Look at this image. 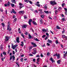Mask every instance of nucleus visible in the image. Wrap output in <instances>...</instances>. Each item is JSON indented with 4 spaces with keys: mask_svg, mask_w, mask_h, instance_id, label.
<instances>
[{
    "mask_svg": "<svg viewBox=\"0 0 67 67\" xmlns=\"http://www.w3.org/2000/svg\"><path fill=\"white\" fill-rule=\"evenodd\" d=\"M50 4H52V5H55L57 4V3L55 2V1H51L50 2Z\"/></svg>",
    "mask_w": 67,
    "mask_h": 67,
    "instance_id": "f257e3e1",
    "label": "nucleus"
},
{
    "mask_svg": "<svg viewBox=\"0 0 67 67\" xmlns=\"http://www.w3.org/2000/svg\"><path fill=\"white\" fill-rule=\"evenodd\" d=\"M53 56L54 57H55V56L57 57V59H59L60 58V54H57V53H56L55 54H54Z\"/></svg>",
    "mask_w": 67,
    "mask_h": 67,
    "instance_id": "f03ea898",
    "label": "nucleus"
},
{
    "mask_svg": "<svg viewBox=\"0 0 67 67\" xmlns=\"http://www.w3.org/2000/svg\"><path fill=\"white\" fill-rule=\"evenodd\" d=\"M10 60H11L12 59V60L13 62L14 61V60H15V57H14V55H11L10 57Z\"/></svg>",
    "mask_w": 67,
    "mask_h": 67,
    "instance_id": "7ed1b4c3",
    "label": "nucleus"
},
{
    "mask_svg": "<svg viewBox=\"0 0 67 67\" xmlns=\"http://www.w3.org/2000/svg\"><path fill=\"white\" fill-rule=\"evenodd\" d=\"M18 44H15L13 46V44H12V48L13 49H14L15 48V47H16L18 46Z\"/></svg>",
    "mask_w": 67,
    "mask_h": 67,
    "instance_id": "20e7f679",
    "label": "nucleus"
},
{
    "mask_svg": "<svg viewBox=\"0 0 67 67\" xmlns=\"http://www.w3.org/2000/svg\"><path fill=\"white\" fill-rule=\"evenodd\" d=\"M19 5H20L19 6V7L20 8V9H21V8H23V7H24V5L22 4V3H19Z\"/></svg>",
    "mask_w": 67,
    "mask_h": 67,
    "instance_id": "39448f33",
    "label": "nucleus"
},
{
    "mask_svg": "<svg viewBox=\"0 0 67 67\" xmlns=\"http://www.w3.org/2000/svg\"><path fill=\"white\" fill-rule=\"evenodd\" d=\"M9 37L6 36L5 37V41L6 42H8L9 41Z\"/></svg>",
    "mask_w": 67,
    "mask_h": 67,
    "instance_id": "423d86ee",
    "label": "nucleus"
},
{
    "mask_svg": "<svg viewBox=\"0 0 67 67\" xmlns=\"http://www.w3.org/2000/svg\"><path fill=\"white\" fill-rule=\"evenodd\" d=\"M31 44L32 45L34 46V47H36V46H37L36 44L34 42H31Z\"/></svg>",
    "mask_w": 67,
    "mask_h": 67,
    "instance_id": "0eeeda50",
    "label": "nucleus"
},
{
    "mask_svg": "<svg viewBox=\"0 0 67 67\" xmlns=\"http://www.w3.org/2000/svg\"><path fill=\"white\" fill-rule=\"evenodd\" d=\"M32 48H33V46H29V51H31V49H32Z\"/></svg>",
    "mask_w": 67,
    "mask_h": 67,
    "instance_id": "6e6552de",
    "label": "nucleus"
},
{
    "mask_svg": "<svg viewBox=\"0 0 67 67\" xmlns=\"http://www.w3.org/2000/svg\"><path fill=\"white\" fill-rule=\"evenodd\" d=\"M16 42L17 43H19L20 42V41H19V38L17 37L16 39Z\"/></svg>",
    "mask_w": 67,
    "mask_h": 67,
    "instance_id": "1a4fd4ad",
    "label": "nucleus"
},
{
    "mask_svg": "<svg viewBox=\"0 0 67 67\" xmlns=\"http://www.w3.org/2000/svg\"><path fill=\"white\" fill-rule=\"evenodd\" d=\"M32 23H33L34 25H37V24L36 23V22L34 21H32Z\"/></svg>",
    "mask_w": 67,
    "mask_h": 67,
    "instance_id": "9d476101",
    "label": "nucleus"
},
{
    "mask_svg": "<svg viewBox=\"0 0 67 67\" xmlns=\"http://www.w3.org/2000/svg\"><path fill=\"white\" fill-rule=\"evenodd\" d=\"M19 13L24 14V11H20L19 12Z\"/></svg>",
    "mask_w": 67,
    "mask_h": 67,
    "instance_id": "9b49d317",
    "label": "nucleus"
},
{
    "mask_svg": "<svg viewBox=\"0 0 67 67\" xmlns=\"http://www.w3.org/2000/svg\"><path fill=\"white\" fill-rule=\"evenodd\" d=\"M48 43H52L53 42V41H52L49 39H48Z\"/></svg>",
    "mask_w": 67,
    "mask_h": 67,
    "instance_id": "f8f14e48",
    "label": "nucleus"
},
{
    "mask_svg": "<svg viewBox=\"0 0 67 67\" xmlns=\"http://www.w3.org/2000/svg\"><path fill=\"white\" fill-rule=\"evenodd\" d=\"M50 59L52 61V63H53L54 62V59H53L52 57H51L50 58Z\"/></svg>",
    "mask_w": 67,
    "mask_h": 67,
    "instance_id": "ddd939ff",
    "label": "nucleus"
},
{
    "mask_svg": "<svg viewBox=\"0 0 67 67\" xmlns=\"http://www.w3.org/2000/svg\"><path fill=\"white\" fill-rule=\"evenodd\" d=\"M40 24L43 23V19H40Z\"/></svg>",
    "mask_w": 67,
    "mask_h": 67,
    "instance_id": "4468645a",
    "label": "nucleus"
},
{
    "mask_svg": "<svg viewBox=\"0 0 67 67\" xmlns=\"http://www.w3.org/2000/svg\"><path fill=\"white\" fill-rule=\"evenodd\" d=\"M11 2L12 3H16L15 2V0H11Z\"/></svg>",
    "mask_w": 67,
    "mask_h": 67,
    "instance_id": "2eb2a0df",
    "label": "nucleus"
},
{
    "mask_svg": "<svg viewBox=\"0 0 67 67\" xmlns=\"http://www.w3.org/2000/svg\"><path fill=\"white\" fill-rule=\"evenodd\" d=\"M27 26V25H24L23 26V27L25 29H26Z\"/></svg>",
    "mask_w": 67,
    "mask_h": 67,
    "instance_id": "dca6fc26",
    "label": "nucleus"
},
{
    "mask_svg": "<svg viewBox=\"0 0 67 67\" xmlns=\"http://www.w3.org/2000/svg\"><path fill=\"white\" fill-rule=\"evenodd\" d=\"M29 39H31V38H32V37L31 36L30 34L29 35Z\"/></svg>",
    "mask_w": 67,
    "mask_h": 67,
    "instance_id": "f3484780",
    "label": "nucleus"
},
{
    "mask_svg": "<svg viewBox=\"0 0 67 67\" xmlns=\"http://www.w3.org/2000/svg\"><path fill=\"white\" fill-rule=\"evenodd\" d=\"M12 12H13L14 14H16V12L15 11H14V9L12 10Z\"/></svg>",
    "mask_w": 67,
    "mask_h": 67,
    "instance_id": "a211bd4d",
    "label": "nucleus"
},
{
    "mask_svg": "<svg viewBox=\"0 0 67 67\" xmlns=\"http://www.w3.org/2000/svg\"><path fill=\"white\" fill-rule=\"evenodd\" d=\"M33 50L34 52H35V53H37V52H36V48H34L33 49Z\"/></svg>",
    "mask_w": 67,
    "mask_h": 67,
    "instance_id": "6ab92c4d",
    "label": "nucleus"
},
{
    "mask_svg": "<svg viewBox=\"0 0 67 67\" xmlns=\"http://www.w3.org/2000/svg\"><path fill=\"white\" fill-rule=\"evenodd\" d=\"M0 47V49L1 50H2V49H3V46H2V44L1 45Z\"/></svg>",
    "mask_w": 67,
    "mask_h": 67,
    "instance_id": "aec40b11",
    "label": "nucleus"
},
{
    "mask_svg": "<svg viewBox=\"0 0 67 67\" xmlns=\"http://www.w3.org/2000/svg\"><path fill=\"white\" fill-rule=\"evenodd\" d=\"M43 8H45V10H47V7L46 6V5H45Z\"/></svg>",
    "mask_w": 67,
    "mask_h": 67,
    "instance_id": "412c9836",
    "label": "nucleus"
},
{
    "mask_svg": "<svg viewBox=\"0 0 67 67\" xmlns=\"http://www.w3.org/2000/svg\"><path fill=\"white\" fill-rule=\"evenodd\" d=\"M55 15H56V14H57V13H58V11L57 10H55Z\"/></svg>",
    "mask_w": 67,
    "mask_h": 67,
    "instance_id": "4be33fe9",
    "label": "nucleus"
},
{
    "mask_svg": "<svg viewBox=\"0 0 67 67\" xmlns=\"http://www.w3.org/2000/svg\"><path fill=\"white\" fill-rule=\"evenodd\" d=\"M57 62L58 63V64H60V60H58Z\"/></svg>",
    "mask_w": 67,
    "mask_h": 67,
    "instance_id": "5701e85b",
    "label": "nucleus"
},
{
    "mask_svg": "<svg viewBox=\"0 0 67 67\" xmlns=\"http://www.w3.org/2000/svg\"><path fill=\"white\" fill-rule=\"evenodd\" d=\"M56 28L57 29H58V30H59V29H60V27H59L57 25L56 26Z\"/></svg>",
    "mask_w": 67,
    "mask_h": 67,
    "instance_id": "b1692460",
    "label": "nucleus"
},
{
    "mask_svg": "<svg viewBox=\"0 0 67 67\" xmlns=\"http://www.w3.org/2000/svg\"><path fill=\"white\" fill-rule=\"evenodd\" d=\"M21 46H24V43H23V41H22L21 42Z\"/></svg>",
    "mask_w": 67,
    "mask_h": 67,
    "instance_id": "393cba45",
    "label": "nucleus"
},
{
    "mask_svg": "<svg viewBox=\"0 0 67 67\" xmlns=\"http://www.w3.org/2000/svg\"><path fill=\"white\" fill-rule=\"evenodd\" d=\"M42 31L43 32H47V30L43 29Z\"/></svg>",
    "mask_w": 67,
    "mask_h": 67,
    "instance_id": "a878e982",
    "label": "nucleus"
},
{
    "mask_svg": "<svg viewBox=\"0 0 67 67\" xmlns=\"http://www.w3.org/2000/svg\"><path fill=\"white\" fill-rule=\"evenodd\" d=\"M44 12L45 13H46V14H48V13H49L48 11H46L45 10H44Z\"/></svg>",
    "mask_w": 67,
    "mask_h": 67,
    "instance_id": "bb28decb",
    "label": "nucleus"
},
{
    "mask_svg": "<svg viewBox=\"0 0 67 67\" xmlns=\"http://www.w3.org/2000/svg\"><path fill=\"white\" fill-rule=\"evenodd\" d=\"M58 10L59 11V12L61 10H62V8L60 7H59L58 9Z\"/></svg>",
    "mask_w": 67,
    "mask_h": 67,
    "instance_id": "cd10ccee",
    "label": "nucleus"
},
{
    "mask_svg": "<svg viewBox=\"0 0 67 67\" xmlns=\"http://www.w3.org/2000/svg\"><path fill=\"white\" fill-rule=\"evenodd\" d=\"M10 2L8 1L7 3V6H10Z\"/></svg>",
    "mask_w": 67,
    "mask_h": 67,
    "instance_id": "c85d7f7f",
    "label": "nucleus"
},
{
    "mask_svg": "<svg viewBox=\"0 0 67 67\" xmlns=\"http://www.w3.org/2000/svg\"><path fill=\"white\" fill-rule=\"evenodd\" d=\"M34 39L35 40V41H37V42L39 41V40L37 38H36V39L35 38H34Z\"/></svg>",
    "mask_w": 67,
    "mask_h": 67,
    "instance_id": "c756f323",
    "label": "nucleus"
},
{
    "mask_svg": "<svg viewBox=\"0 0 67 67\" xmlns=\"http://www.w3.org/2000/svg\"><path fill=\"white\" fill-rule=\"evenodd\" d=\"M2 25L3 27H4V26H5V25L4 24V23H3L1 24Z\"/></svg>",
    "mask_w": 67,
    "mask_h": 67,
    "instance_id": "7c9ffc66",
    "label": "nucleus"
},
{
    "mask_svg": "<svg viewBox=\"0 0 67 67\" xmlns=\"http://www.w3.org/2000/svg\"><path fill=\"white\" fill-rule=\"evenodd\" d=\"M16 20H17V18H15L14 19V20L13 21V22H16Z\"/></svg>",
    "mask_w": 67,
    "mask_h": 67,
    "instance_id": "2f4dec72",
    "label": "nucleus"
},
{
    "mask_svg": "<svg viewBox=\"0 0 67 67\" xmlns=\"http://www.w3.org/2000/svg\"><path fill=\"white\" fill-rule=\"evenodd\" d=\"M41 17L42 19H43V18H44V15H41Z\"/></svg>",
    "mask_w": 67,
    "mask_h": 67,
    "instance_id": "473e14b6",
    "label": "nucleus"
},
{
    "mask_svg": "<svg viewBox=\"0 0 67 67\" xmlns=\"http://www.w3.org/2000/svg\"><path fill=\"white\" fill-rule=\"evenodd\" d=\"M25 2H26V3H28L29 1V0H24Z\"/></svg>",
    "mask_w": 67,
    "mask_h": 67,
    "instance_id": "72a5a7b5",
    "label": "nucleus"
},
{
    "mask_svg": "<svg viewBox=\"0 0 67 67\" xmlns=\"http://www.w3.org/2000/svg\"><path fill=\"white\" fill-rule=\"evenodd\" d=\"M3 54L4 55H7V53L5 52H3Z\"/></svg>",
    "mask_w": 67,
    "mask_h": 67,
    "instance_id": "f704fd0d",
    "label": "nucleus"
},
{
    "mask_svg": "<svg viewBox=\"0 0 67 67\" xmlns=\"http://www.w3.org/2000/svg\"><path fill=\"white\" fill-rule=\"evenodd\" d=\"M65 5V3H62V6L63 7H64V5Z\"/></svg>",
    "mask_w": 67,
    "mask_h": 67,
    "instance_id": "c9c22d12",
    "label": "nucleus"
},
{
    "mask_svg": "<svg viewBox=\"0 0 67 67\" xmlns=\"http://www.w3.org/2000/svg\"><path fill=\"white\" fill-rule=\"evenodd\" d=\"M66 37V36L64 35H62V37L63 38H65V37Z\"/></svg>",
    "mask_w": 67,
    "mask_h": 67,
    "instance_id": "e433bc0d",
    "label": "nucleus"
},
{
    "mask_svg": "<svg viewBox=\"0 0 67 67\" xmlns=\"http://www.w3.org/2000/svg\"><path fill=\"white\" fill-rule=\"evenodd\" d=\"M47 56H49V55H50V53L49 52H48L47 54Z\"/></svg>",
    "mask_w": 67,
    "mask_h": 67,
    "instance_id": "4c0bfd02",
    "label": "nucleus"
},
{
    "mask_svg": "<svg viewBox=\"0 0 67 67\" xmlns=\"http://www.w3.org/2000/svg\"><path fill=\"white\" fill-rule=\"evenodd\" d=\"M21 36L23 37V38H24V35H23V34H21Z\"/></svg>",
    "mask_w": 67,
    "mask_h": 67,
    "instance_id": "58836bf2",
    "label": "nucleus"
},
{
    "mask_svg": "<svg viewBox=\"0 0 67 67\" xmlns=\"http://www.w3.org/2000/svg\"><path fill=\"white\" fill-rule=\"evenodd\" d=\"M20 61L21 62H23V58H21L20 59Z\"/></svg>",
    "mask_w": 67,
    "mask_h": 67,
    "instance_id": "ea45409f",
    "label": "nucleus"
},
{
    "mask_svg": "<svg viewBox=\"0 0 67 67\" xmlns=\"http://www.w3.org/2000/svg\"><path fill=\"white\" fill-rule=\"evenodd\" d=\"M9 28H10V26L9 25H8L7 28V30H9Z\"/></svg>",
    "mask_w": 67,
    "mask_h": 67,
    "instance_id": "a19ab883",
    "label": "nucleus"
},
{
    "mask_svg": "<svg viewBox=\"0 0 67 67\" xmlns=\"http://www.w3.org/2000/svg\"><path fill=\"white\" fill-rule=\"evenodd\" d=\"M65 33V29H63V31H62V34H64V33Z\"/></svg>",
    "mask_w": 67,
    "mask_h": 67,
    "instance_id": "79ce46f5",
    "label": "nucleus"
},
{
    "mask_svg": "<svg viewBox=\"0 0 67 67\" xmlns=\"http://www.w3.org/2000/svg\"><path fill=\"white\" fill-rule=\"evenodd\" d=\"M28 22H32V19H29V21Z\"/></svg>",
    "mask_w": 67,
    "mask_h": 67,
    "instance_id": "37998d69",
    "label": "nucleus"
},
{
    "mask_svg": "<svg viewBox=\"0 0 67 67\" xmlns=\"http://www.w3.org/2000/svg\"><path fill=\"white\" fill-rule=\"evenodd\" d=\"M55 43L57 44H58V40H57L55 41Z\"/></svg>",
    "mask_w": 67,
    "mask_h": 67,
    "instance_id": "c03bdc74",
    "label": "nucleus"
},
{
    "mask_svg": "<svg viewBox=\"0 0 67 67\" xmlns=\"http://www.w3.org/2000/svg\"><path fill=\"white\" fill-rule=\"evenodd\" d=\"M66 55H67V54L65 53V54H64V55H63L64 57H65V56H66Z\"/></svg>",
    "mask_w": 67,
    "mask_h": 67,
    "instance_id": "a18cd8bd",
    "label": "nucleus"
},
{
    "mask_svg": "<svg viewBox=\"0 0 67 67\" xmlns=\"http://www.w3.org/2000/svg\"><path fill=\"white\" fill-rule=\"evenodd\" d=\"M40 59V58H38L37 59V62H39V60Z\"/></svg>",
    "mask_w": 67,
    "mask_h": 67,
    "instance_id": "49530a36",
    "label": "nucleus"
},
{
    "mask_svg": "<svg viewBox=\"0 0 67 67\" xmlns=\"http://www.w3.org/2000/svg\"><path fill=\"white\" fill-rule=\"evenodd\" d=\"M65 18H63L62 19V20L63 21H65Z\"/></svg>",
    "mask_w": 67,
    "mask_h": 67,
    "instance_id": "de8ad7c7",
    "label": "nucleus"
},
{
    "mask_svg": "<svg viewBox=\"0 0 67 67\" xmlns=\"http://www.w3.org/2000/svg\"><path fill=\"white\" fill-rule=\"evenodd\" d=\"M46 37V35H43V36H42V37L43 38H44V37Z\"/></svg>",
    "mask_w": 67,
    "mask_h": 67,
    "instance_id": "09e8293b",
    "label": "nucleus"
},
{
    "mask_svg": "<svg viewBox=\"0 0 67 67\" xmlns=\"http://www.w3.org/2000/svg\"><path fill=\"white\" fill-rule=\"evenodd\" d=\"M27 16L25 15L24 16V19H27Z\"/></svg>",
    "mask_w": 67,
    "mask_h": 67,
    "instance_id": "8fccbe9b",
    "label": "nucleus"
},
{
    "mask_svg": "<svg viewBox=\"0 0 67 67\" xmlns=\"http://www.w3.org/2000/svg\"><path fill=\"white\" fill-rule=\"evenodd\" d=\"M29 2H30V4H32V3H32V2L31 1H29Z\"/></svg>",
    "mask_w": 67,
    "mask_h": 67,
    "instance_id": "3c124183",
    "label": "nucleus"
},
{
    "mask_svg": "<svg viewBox=\"0 0 67 67\" xmlns=\"http://www.w3.org/2000/svg\"><path fill=\"white\" fill-rule=\"evenodd\" d=\"M35 60H36L34 58L33 59L32 61H33L34 62H35Z\"/></svg>",
    "mask_w": 67,
    "mask_h": 67,
    "instance_id": "603ef678",
    "label": "nucleus"
},
{
    "mask_svg": "<svg viewBox=\"0 0 67 67\" xmlns=\"http://www.w3.org/2000/svg\"><path fill=\"white\" fill-rule=\"evenodd\" d=\"M28 23L29 25H31V22L28 21Z\"/></svg>",
    "mask_w": 67,
    "mask_h": 67,
    "instance_id": "864d4df0",
    "label": "nucleus"
},
{
    "mask_svg": "<svg viewBox=\"0 0 67 67\" xmlns=\"http://www.w3.org/2000/svg\"><path fill=\"white\" fill-rule=\"evenodd\" d=\"M37 6V7H40V4H38Z\"/></svg>",
    "mask_w": 67,
    "mask_h": 67,
    "instance_id": "5fc2aeb1",
    "label": "nucleus"
},
{
    "mask_svg": "<svg viewBox=\"0 0 67 67\" xmlns=\"http://www.w3.org/2000/svg\"><path fill=\"white\" fill-rule=\"evenodd\" d=\"M11 5L12 7H14V4H11Z\"/></svg>",
    "mask_w": 67,
    "mask_h": 67,
    "instance_id": "6e6d98bb",
    "label": "nucleus"
},
{
    "mask_svg": "<svg viewBox=\"0 0 67 67\" xmlns=\"http://www.w3.org/2000/svg\"><path fill=\"white\" fill-rule=\"evenodd\" d=\"M48 37L47 36H46V38L44 39L45 40H46L48 39Z\"/></svg>",
    "mask_w": 67,
    "mask_h": 67,
    "instance_id": "4d7b16f0",
    "label": "nucleus"
},
{
    "mask_svg": "<svg viewBox=\"0 0 67 67\" xmlns=\"http://www.w3.org/2000/svg\"><path fill=\"white\" fill-rule=\"evenodd\" d=\"M64 9L65 11V12H67V8H64Z\"/></svg>",
    "mask_w": 67,
    "mask_h": 67,
    "instance_id": "13d9d810",
    "label": "nucleus"
},
{
    "mask_svg": "<svg viewBox=\"0 0 67 67\" xmlns=\"http://www.w3.org/2000/svg\"><path fill=\"white\" fill-rule=\"evenodd\" d=\"M50 31L51 32V33L53 35L54 34V33L53 32V31H52L50 30Z\"/></svg>",
    "mask_w": 67,
    "mask_h": 67,
    "instance_id": "bf43d9fd",
    "label": "nucleus"
},
{
    "mask_svg": "<svg viewBox=\"0 0 67 67\" xmlns=\"http://www.w3.org/2000/svg\"><path fill=\"white\" fill-rule=\"evenodd\" d=\"M40 56L41 57H43V56H44L42 54V53H41Z\"/></svg>",
    "mask_w": 67,
    "mask_h": 67,
    "instance_id": "052dcab7",
    "label": "nucleus"
},
{
    "mask_svg": "<svg viewBox=\"0 0 67 67\" xmlns=\"http://www.w3.org/2000/svg\"><path fill=\"white\" fill-rule=\"evenodd\" d=\"M61 47H62V48H63V47H64V46H63V44H61Z\"/></svg>",
    "mask_w": 67,
    "mask_h": 67,
    "instance_id": "680f3d73",
    "label": "nucleus"
},
{
    "mask_svg": "<svg viewBox=\"0 0 67 67\" xmlns=\"http://www.w3.org/2000/svg\"><path fill=\"white\" fill-rule=\"evenodd\" d=\"M8 31H9V32H10L11 31H12V29L11 28L10 29H8Z\"/></svg>",
    "mask_w": 67,
    "mask_h": 67,
    "instance_id": "e2e57ef3",
    "label": "nucleus"
},
{
    "mask_svg": "<svg viewBox=\"0 0 67 67\" xmlns=\"http://www.w3.org/2000/svg\"><path fill=\"white\" fill-rule=\"evenodd\" d=\"M13 54L14 55V54H15V52H14V51H13Z\"/></svg>",
    "mask_w": 67,
    "mask_h": 67,
    "instance_id": "0e129e2a",
    "label": "nucleus"
},
{
    "mask_svg": "<svg viewBox=\"0 0 67 67\" xmlns=\"http://www.w3.org/2000/svg\"><path fill=\"white\" fill-rule=\"evenodd\" d=\"M10 25V23L9 22H8V25Z\"/></svg>",
    "mask_w": 67,
    "mask_h": 67,
    "instance_id": "69168bd1",
    "label": "nucleus"
},
{
    "mask_svg": "<svg viewBox=\"0 0 67 67\" xmlns=\"http://www.w3.org/2000/svg\"><path fill=\"white\" fill-rule=\"evenodd\" d=\"M46 34L47 36H48L49 35V34H48V33H46Z\"/></svg>",
    "mask_w": 67,
    "mask_h": 67,
    "instance_id": "338daca9",
    "label": "nucleus"
},
{
    "mask_svg": "<svg viewBox=\"0 0 67 67\" xmlns=\"http://www.w3.org/2000/svg\"><path fill=\"white\" fill-rule=\"evenodd\" d=\"M47 45L48 46H49L50 45V44L48 43H47Z\"/></svg>",
    "mask_w": 67,
    "mask_h": 67,
    "instance_id": "774afa93",
    "label": "nucleus"
}]
</instances>
